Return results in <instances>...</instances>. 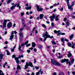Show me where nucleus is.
<instances>
[{
    "label": "nucleus",
    "mask_w": 75,
    "mask_h": 75,
    "mask_svg": "<svg viewBox=\"0 0 75 75\" xmlns=\"http://www.w3.org/2000/svg\"><path fill=\"white\" fill-rule=\"evenodd\" d=\"M28 66H30V67H33V65L32 63L31 62H29L28 63V62H26V64L25 66V69H27Z\"/></svg>",
    "instance_id": "obj_1"
},
{
    "label": "nucleus",
    "mask_w": 75,
    "mask_h": 75,
    "mask_svg": "<svg viewBox=\"0 0 75 75\" xmlns=\"http://www.w3.org/2000/svg\"><path fill=\"white\" fill-rule=\"evenodd\" d=\"M51 62L52 64L53 65H57V66H61V64H59V63H58V62L55 61L54 62H53V60L52 59H51Z\"/></svg>",
    "instance_id": "obj_2"
},
{
    "label": "nucleus",
    "mask_w": 75,
    "mask_h": 75,
    "mask_svg": "<svg viewBox=\"0 0 75 75\" xmlns=\"http://www.w3.org/2000/svg\"><path fill=\"white\" fill-rule=\"evenodd\" d=\"M8 21H10V20H6L5 19L4 21V22L3 23V28L4 29V28H6V24H7V22Z\"/></svg>",
    "instance_id": "obj_3"
},
{
    "label": "nucleus",
    "mask_w": 75,
    "mask_h": 75,
    "mask_svg": "<svg viewBox=\"0 0 75 75\" xmlns=\"http://www.w3.org/2000/svg\"><path fill=\"white\" fill-rule=\"evenodd\" d=\"M69 4H69V6H68V9H70V11H72V10H73V9L72 8V7H73V6H74V2H71V6H69Z\"/></svg>",
    "instance_id": "obj_4"
},
{
    "label": "nucleus",
    "mask_w": 75,
    "mask_h": 75,
    "mask_svg": "<svg viewBox=\"0 0 75 75\" xmlns=\"http://www.w3.org/2000/svg\"><path fill=\"white\" fill-rule=\"evenodd\" d=\"M36 7L37 10L38 11H42V10H43V8L39 6L38 5L36 4Z\"/></svg>",
    "instance_id": "obj_5"
},
{
    "label": "nucleus",
    "mask_w": 75,
    "mask_h": 75,
    "mask_svg": "<svg viewBox=\"0 0 75 75\" xmlns=\"http://www.w3.org/2000/svg\"><path fill=\"white\" fill-rule=\"evenodd\" d=\"M42 37H44V39H43V40L44 41H45L47 40V32H46L45 35H43Z\"/></svg>",
    "instance_id": "obj_6"
},
{
    "label": "nucleus",
    "mask_w": 75,
    "mask_h": 75,
    "mask_svg": "<svg viewBox=\"0 0 75 75\" xmlns=\"http://www.w3.org/2000/svg\"><path fill=\"white\" fill-rule=\"evenodd\" d=\"M55 14L53 13L52 16L50 17V21H54V19L55 18Z\"/></svg>",
    "instance_id": "obj_7"
},
{
    "label": "nucleus",
    "mask_w": 75,
    "mask_h": 75,
    "mask_svg": "<svg viewBox=\"0 0 75 75\" xmlns=\"http://www.w3.org/2000/svg\"><path fill=\"white\" fill-rule=\"evenodd\" d=\"M12 26V23L11 22H9L7 24L8 28H10Z\"/></svg>",
    "instance_id": "obj_8"
},
{
    "label": "nucleus",
    "mask_w": 75,
    "mask_h": 75,
    "mask_svg": "<svg viewBox=\"0 0 75 75\" xmlns=\"http://www.w3.org/2000/svg\"><path fill=\"white\" fill-rule=\"evenodd\" d=\"M68 54L67 55L68 57V58H70L72 56V54L71 53V52H70V51H69L68 52Z\"/></svg>",
    "instance_id": "obj_9"
},
{
    "label": "nucleus",
    "mask_w": 75,
    "mask_h": 75,
    "mask_svg": "<svg viewBox=\"0 0 75 75\" xmlns=\"http://www.w3.org/2000/svg\"><path fill=\"white\" fill-rule=\"evenodd\" d=\"M19 58L18 57H16L15 58V59L16 61V62L17 64H18V63H19V60H18Z\"/></svg>",
    "instance_id": "obj_10"
},
{
    "label": "nucleus",
    "mask_w": 75,
    "mask_h": 75,
    "mask_svg": "<svg viewBox=\"0 0 75 75\" xmlns=\"http://www.w3.org/2000/svg\"><path fill=\"white\" fill-rule=\"evenodd\" d=\"M43 17H44V15L42 14H40L39 16L40 19H42V18H43Z\"/></svg>",
    "instance_id": "obj_11"
},
{
    "label": "nucleus",
    "mask_w": 75,
    "mask_h": 75,
    "mask_svg": "<svg viewBox=\"0 0 75 75\" xmlns=\"http://www.w3.org/2000/svg\"><path fill=\"white\" fill-rule=\"evenodd\" d=\"M14 37V35H11L10 36V38L9 39L10 40H12V39Z\"/></svg>",
    "instance_id": "obj_12"
},
{
    "label": "nucleus",
    "mask_w": 75,
    "mask_h": 75,
    "mask_svg": "<svg viewBox=\"0 0 75 75\" xmlns=\"http://www.w3.org/2000/svg\"><path fill=\"white\" fill-rule=\"evenodd\" d=\"M32 47H35V45H36V44L34 42H33L32 43Z\"/></svg>",
    "instance_id": "obj_13"
},
{
    "label": "nucleus",
    "mask_w": 75,
    "mask_h": 75,
    "mask_svg": "<svg viewBox=\"0 0 75 75\" xmlns=\"http://www.w3.org/2000/svg\"><path fill=\"white\" fill-rule=\"evenodd\" d=\"M59 16V15H58L56 16V18H55V21H58V20H59V19L58 18Z\"/></svg>",
    "instance_id": "obj_14"
},
{
    "label": "nucleus",
    "mask_w": 75,
    "mask_h": 75,
    "mask_svg": "<svg viewBox=\"0 0 75 75\" xmlns=\"http://www.w3.org/2000/svg\"><path fill=\"white\" fill-rule=\"evenodd\" d=\"M6 52H7V55H10V53L9 52V51H8V50H7L6 51Z\"/></svg>",
    "instance_id": "obj_15"
},
{
    "label": "nucleus",
    "mask_w": 75,
    "mask_h": 75,
    "mask_svg": "<svg viewBox=\"0 0 75 75\" xmlns=\"http://www.w3.org/2000/svg\"><path fill=\"white\" fill-rule=\"evenodd\" d=\"M73 37H74V34H72L71 35V36H69L70 40H72V39L73 38Z\"/></svg>",
    "instance_id": "obj_16"
},
{
    "label": "nucleus",
    "mask_w": 75,
    "mask_h": 75,
    "mask_svg": "<svg viewBox=\"0 0 75 75\" xmlns=\"http://www.w3.org/2000/svg\"><path fill=\"white\" fill-rule=\"evenodd\" d=\"M16 7V5H15L14 6H12L10 8L11 10H13V9H14V8H15V7Z\"/></svg>",
    "instance_id": "obj_17"
},
{
    "label": "nucleus",
    "mask_w": 75,
    "mask_h": 75,
    "mask_svg": "<svg viewBox=\"0 0 75 75\" xmlns=\"http://www.w3.org/2000/svg\"><path fill=\"white\" fill-rule=\"evenodd\" d=\"M0 75H4V74L3 73V71L1 70H0Z\"/></svg>",
    "instance_id": "obj_18"
},
{
    "label": "nucleus",
    "mask_w": 75,
    "mask_h": 75,
    "mask_svg": "<svg viewBox=\"0 0 75 75\" xmlns=\"http://www.w3.org/2000/svg\"><path fill=\"white\" fill-rule=\"evenodd\" d=\"M31 6L25 8V9L27 10H29V9H31Z\"/></svg>",
    "instance_id": "obj_19"
},
{
    "label": "nucleus",
    "mask_w": 75,
    "mask_h": 75,
    "mask_svg": "<svg viewBox=\"0 0 75 75\" xmlns=\"http://www.w3.org/2000/svg\"><path fill=\"white\" fill-rule=\"evenodd\" d=\"M3 54H0V59L1 60L2 59H3Z\"/></svg>",
    "instance_id": "obj_20"
},
{
    "label": "nucleus",
    "mask_w": 75,
    "mask_h": 75,
    "mask_svg": "<svg viewBox=\"0 0 75 75\" xmlns=\"http://www.w3.org/2000/svg\"><path fill=\"white\" fill-rule=\"evenodd\" d=\"M66 27H67L69 26V25H70V23H69V22L67 21L66 22Z\"/></svg>",
    "instance_id": "obj_21"
},
{
    "label": "nucleus",
    "mask_w": 75,
    "mask_h": 75,
    "mask_svg": "<svg viewBox=\"0 0 75 75\" xmlns=\"http://www.w3.org/2000/svg\"><path fill=\"white\" fill-rule=\"evenodd\" d=\"M61 41L63 43L65 42V41H64V38H62L61 39Z\"/></svg>",
    "instance_id": "obj_22"
},
{
    "label": "nucleus",
    "mask_w": 75,
    "mask_h": 75,
    "mask_svg": "<svg viewBox=\"0 0 75 75\" xmlns=\"http://www.w3.org/2000/svg\"><path fill=\"white\" fill-rule=\"evenodd\" d=\"M69 0H67L66 1L67 5L68 6H69Z\"/></svg>",
    "instance_id": "obj_23"
},
{
    "label": "nucleus",
    "mask_w": 75,
    "mask_h": 75,
    "mask_svg": "<svg viewBox=\"0 0 75 75\" xmlns=\"http://www.w3.org/2000/svg\"><path fill=\"white\" fill-rule=\"evenodd\" d=\"M24 27H25V25L23 26V27L22 28L20 29V31H22V30H24Z\"/></svg>",
    "instance_id": "obj_24"
},
{
    "label": "nucleus",
    "mask_w": 75,
    "mask_h": 75,
    "mask_svg": "<svg viewBox=\"0 0 75 75\" xmlns=\"http://www.w3.org/2000/svg\"><path fill=\"white\" fill-rule=\"evenodd\" d=\"M21 46L20 45L18 47V49L19 51H21L22 50H21Z\"/></svg>",
    "instance_id": "obj_25"
},
{
    "label": "nucleus",
    "mask_w": 75,
    "mask_h": 75,
    "mask_svg": "<svg viewBox=\"0 0 75 75\" xmlns=\"http://www.w3.org/2000/svg\"><path fill=\"white\" fill-rule=\"evenodd\" d=\"M16 6H17V7H19V9L21 8V6H20V4H17Z\"/></svg>",
    "instance_id": "obj_26"
},
{
    "label": "nucleus",
    "mask_w": 75,
    "mask_h": 75,
    "mask_svg": "<svg viewBox=\"0 0 75 75\" xmlns=\"http://www.w3.org/2000/svg\"><path fill=\"white\" fill-rule=\"evenodd\" d=\"M47 38H53V36L51 37L50 35H47Z\"/></svg>",
    "instance_id": "obj_27"
},
{
    "label": "nucleus",
    "mask_w": 75,
    "mask_h": 75,
    "mask_svg": "<svg viewBox=\"0 0 75 75\" xmlns=\"http://www.w3.org/2000/svg\"><path fill=\"white\" fill-rule=\"evenodd\" d=\"M41 71V69H40L39 71H38V72H37L36 73V75H39V74H40V71Z\"/></svg>",
    "instance_id": "obj_28"
},
{
    "label": "nucleus",
    "mask_w": 75,
    "mask_h": 75,
    "mask_svg": "<svg viewBox=\"0 0 75 75\" xmlns=\"http://www.w3.org/2000/svg\"><path fill=\"white\" fill-rule=\"evenodd\" d=\"M21 67H20V66H19V65H18V66H17V69H21Z\"/></svg>",
    "instance_id": "obj_29"
},
{
    "label": "nucleus",
    "mask_w": 75,
    "mask_h": 75,
    "mask_svg": "<svg viewBox=\"0 0 75 75\" xmlns=\"http://www.w3.org/2000/svg\"><path fill=\"white\" fill-rule=\"evenodd\" d=\"M67 45L69 47H71V46L72 45L71 43L69 42L68 43Z\"/></svg>",
    "instance_id": "obj_30"
},
{
    "label": "nucleus",
    "mask_w": 75,
    "mask_h": 75,
    "mask_svg": "<svg viewBox=\"0 0 75 75\" xmlns=\"http://www.w3.org/2000/svg\"><path fill=\"white\" fill-rule=\"evenodd\" d=\"M59 5V3H58L57 4L56 3H55L54 4V6L55 7H56L57 6H58V5Z\"/></svg>",
    "instance_id": "obj_31"
},
{
    "label": "nucleus",
    "mask_w": 75,
    "mask_h": 75,
    "mask_svg": "<svg viewBox=\"0 0 75 75\" xmlns=\"http://www.w3.org/2000/svg\"><path fill=\"white\" fill-rule=\"evenodd\" d=\"M52 43L53 45H56V43L55 42V41H52Z\"/></svg>",
    "instance_id": "obj_32"
},
{
    "label": "nucleus",
    "mask_w": 75,
    "mask_h": 75,
    "mask_svg": "<svg viewBox=\"0 0 75 75\" xmlns=\"http://www.w3.org/2000/svg\"><path fill=\"white\" fill-rule=\"evenodd\" d=\"M19 36L20 37H23V34L21 33H19Z\"/></svg>",
    "instance_id": "obj_33"
},
{
    "label": "nucleus",
    "mask_w": 75,
    "mask_h": 75,
    "mask_svg": "<svg viewBox=\"0 0 75 75\" xmlns=\"http://www.w3.org/2000/svg\"><path fill=\"white\" fill-rule=\"evenodd\" d=\"M61 62V63H64V62H65V59H62Z\"/></svg>",
    "instance_id": "obj_34"
},
{
    "label": "nucleus",
    "mask_w": 75,
    "mask_h": 75,
    "mask_svg": "<svg viewBox=\"0 0 75 75\" xmlns=\"http://www.w3.org/2000/svg\"><path fill=\"white\" fill-rule=\"evenodd\" d=\"M11 0H8L7 1V4H9L10 3H11Z\"/></svg>",
    "instance_id": "obj_35"
},
{
    "label": "nucleus",
    "mask_w": 75,
    "mask_h": 75,
    "mask_svg": "<svg viewBox=\"0 0 75 75\" xmlns=\"http://www.w3.org/2000/svg\"><path fill=\"white\" fill-rule=\"evenodd\" d=\"M21 21L23 24H24V19H22Z\"/></svg>",
    "instance_id": "obj_36"
},
{
    "label": "nucleus",
    "mask_w": 75,
    "mask_h": 75,
    "mask_svg": "<svg viewBox=\"0 0 75 75\" xmlns=\"http://www.w3.org/2000/svg\"><path fill=\"white\" fill-rule=\"evenodd\" d=\"M72 44H73L72 46H71V48H75V46H74V43L72 42Z\"/></svg>",
    "instance_id": "obj_37"
},
{
    "label": "nucleus",
    "mask_w": 75,
    "mask_h": 75,
    "mask_svg": "<svg viewBox=\"0 0 75 75\" xmlns=\"http://www.w3.org/2000/svg\"><path fill=\"white\" fill-rule=\"evenodd\" d=\"M42 27L43 28H46V26L44 24H42Z\"/></svg>",
    "instance_id": "obj_38"
},
{
    "label": "nucleus",
    "mask_w": 75,
    "mask_h": 75,
    "mask_svg": "<svg viewBox=\"0 0 75 75\" xmlns=\"http://www.w3.org/2000/svg\"><path fill=\"white\" fill-rule=\"evenodd\" d=\"M23 57H24V56H23V55H22L19 56L18 58H23Z\"/></svg>",
    "instance_id": "obj_39"
},
{
    "label": "nucleus",
    "mask_w": 75,
    "mask_h": 75,
    "mask_svg": "<svg viewBox=\"0 0 75 75\" xmlns=\"http://www.w3.org/2000/svg\"><path fill=\"white\" fill-rule=\"evenodd\" d=\"M64 61L65 62H68V61H69V59H64Z\"/></svg>",
    "instance_id": "obj_40"
},
{
    "label": "nucleus",
    "mask_w": 75,
    "mask_h": 75,
    "mask_svg": "<svg viewBox=\"0 0 75 75\" xmlns=\"http://www.w3.org/2000/svg\"><path fill=\"white\" fill-rule=\"evenodd\" d=\"M15 57H16V55H15L13 54V55H12V58H14L15 59V58H16Z\"/></svg>",
    "instance_id": "obj_41"
},
{
    "label": "nucleus",
    "mask_w": 75,
    "mask_h": 75,
    "mask_svg": "<svg viewBox=\"0 0 75 75\" xmlns=\"http://www.w3.org/2000/svg\"><path fill=\"white\" fill-rule=\"evenodd\" d=\"M28 43V40H27L26 41V42L25 43V45H26V44H27Z\"/></svg>",
    "instance_id": "obj_42"
},
{
    "label": "nucleus",
    "mask_w": 75,
    "mask_h": 75,
    "mask_svg": "<svg viewBox=\"0 0 75 75\" xmlns=\"http://www.w3.org/2000/svg\"><path fill=\"white\" fill-rule=\"evenodd\" d=\"M30 44H28L26 45V47H29V46H30Z\"/></svg>",
    "instance_id": "obj_43"
},
{
    "label": "nucleus",
    "mask_w": 75,
    "mask_h": 75,
    "mask_svg": "<svg viewBox=\"0 0 75 75\" xmlns=\"http://www.w3.org/2000/svg\"><path fill=\"white\" fill-rule=\"evenodd\" d=\"M74 59H72L71 60V62L72 63V64H73L74 63Z\"/></svg>",
    "instance_id": "obj_44"
},
{
    "label": "nucleus",
    "mask_w": 75,
    "mask_h": 75,
    "mask_svg": "<svg viewBox=\"0 0 75 75\" xmlns=\"http://www.w3.org/2000/svg\"><path fill=\"white\" fill-rule=\"evenodd\" d=\"M11 52H14V49H11Z\"/></svg>",
    "instance_id": "obj_45"
},
{
    "label": "nucleus",
    "mask_w": 75,
    "mask_h": 75,
    "mask_svg": "<svg viewBox=\"0 0 75 75\" xmlns=\"http://www.w3.org/2000/svg\"><path fill=\"white\" fill-rule=\"evenodd\" d=\"M26 51L28 53H30L31 52V51L30 50H27Z\"/></svg>",
    "instance_id": "obj_46"
},
{
    "label": "nucleus",
    "mask_w": 75,
    "mask_h": 75,
    "mask_svg": "<svg viewBox=\"0 0 75 75\" xmlns=\"http://www.w3.org/2000/svg\"><path fill=\"white\" fill-rule=\"evenodd\" d=\"M21 16H24V12H21Z\"/></svg>",
    "instance_id": "obj_47"
},
{
    "label": "nucleus",
    "mask_w": 75,
    "mask_h": 75,
    "mask_svg": "<svg viewBox=\"0 0 75 75\" xmlns=\"http://www.w3.org/2000/svg\"><path fill=\"white\" fill-rule=\"evenodd\" d=\"M60 10L61 11H63V10H64V8L63 7H62V8H60Z\"/></svg>",
    "instance_id": "obj_48"
},
{
    "label": "nucleus",
    "mask_w": 75,
    "mask_h": 75,
    "mask_svg": "<svg viewBox=\"0 0 75 75\" xmlns=\"http://www.w3.org/2000/svg\"><path fill=\"white\" fill-rule=\"evenodd\" d=\"M54 33L55 34H57V33H58V31L55 30L54 31Z\"/></svg>",
    "instance_id": "obj_49"
},
{
    "label": "nucleus",
    "mask_w": 75,
    "mask_h": 75,
    "mask_svg": "<svg viewBox=\"0 0 75 75\" xmlns=\"http://www.w3.org/2000/svg\"><path fill=\"white\" fill-rule=\"evenodd\" d=\"M67 20V18H65L64 19V21H66Z\"/></svg>",
    "instance_id": "obj_50"
},
{
    "label": "nucleus",
    "mask_w": 75,
    "mask_h": 75,
    "mask_svg": "<svg viewBox=\"0 0 75 75\" xmlns=\"http://www.w3.org/2000/svg\"><path fill=\"white\" fill-rule=\"evenodd\" d=\"M61 35H65V33L61 32Z\"/></svg>",
    "instance_id": "obj_51"
},
{
    "label": "nucleus",
    "mask_w": 75,
    "mask_h": 75,
    "mask_svg": "<svg viewBox=\"0 0 75 75\" xmlns=\"http://www.w3.org/2000/svg\"><path fill=\"white\" fill-rule=\"evenodd\" d=\"M58 58L60 59V58H62V56H58L57 57Z\"/></svg>",
    "instance_id": "obj_52"
},
{
    "label": "nucleus",
    "mask_w": 75,
    "mask_h": 75,
    "mask_svg": "<svg viewBox=\"0 0 75 75\" xmlns=\"http://www.w3.org/2000/svg\"><path fill=\"white\" fill-rule=\"evenodd\" d=\"M59 75H64V73H61L59 74Z\"/></svg>",
    "instance_id": "obj_53"
},
{
    "label": "nucleus",
    "mask_w": 75,
    "mask_h": 75,
    "mask_svg": "<svg viewBox=\"0 0 75 75\" xmlns=\"http://www.w3.org/2000/svg\"><path fill=\"white\" fill-rule=\"evenodd\" d=\"M60 35H61V32H60L58 33V34H57V36H59Z\"/></svg>",
    "instance_id": "obj_54"
},
{
    "label": "nucleus",
    "mask_w": 75,
    "mask_h": 75,
    "mask_svg": "<svg viewBox=\"0 0 75 75\" xmlns=\"http://www.w3.org/2000/svg\"><path fill=\"white\" fill-rule=\"evenodd\" d=\"M64 41H66L67 42H68L69 40H68L67 39L65 38L64 39Z\"/></svg>",
    "instance_id": "obj_55"
},
{
    "label": "nucleus",
    "mask_w": 75,
    "mask_h": 75,
    "mask_svg": "<svg viewBox=\"0 0 75 75\" xmlns=\"http://www.w3.org/2000/svg\"><path fill=\"white\" fill-rule=\"evenodd\" d=\"M35 67L36 69V70L38 69H39V67Z\"/></svg>",
    "instance_id": "obj_56"
},
{
    "label": "nucleus",
    "mask_w": 75,
    "mask_h": 75,
    "mask_svg": "<svg viewBox=\"0 0 75 75\" xmlns=\"http://www.w3.org/2000/svg\"><path fill=\"white\" fill-rule=\"evenodd\" d=\"M25 45V44H24V43L21 44V46L24 47V45Z\"/></svg>",
    "instance_id": "obj_57"
},
{
    "label": "nucleus",
    "mask_w": 75,
    "mask_h": 75,
    "mask_svg": "<svg viewBox=\"0 0 75 75\" xmlns=\"http://www.w3.org/2000/svg\"><path fill=\"white\" fill-rule=\"evenodd\" d=\"M51 25L52 26H54V23H51Z\"/></svg>",
    "instance_id": "obj_58"
},
{
    "label": "nucleus",
    "mask_w": 75,
    "mask_h": 75,
    "mask_svg": "<svg viewBox=\"0 0 75 75\" xmlns=\"http://www.w3.org/2000/svg\"><path fill=\"white\" fill-rule=\"evenodd\" d=\"M41 47H42V46L41 45H40L38 47V48H39L40 49H41Z\"/></svg>",
    "instance_id": "obj_59"
},
{
    "label": "nucleus",
    "mask_w": 75,
    "mask_h": 75,
    "mask_svg": "<svg viewBox=\"0 0 75 75\" xmlns=\"http://www.w3.org/2000/svg\"><path fill=\"white\" fill-rule=\"evenodd\" d=\"M14 31H13L11 33V35H13L14 34Z\"/></svg>",
    "instance_id": "obj_60"
},
{
    "label": "nucleus",
    "mask_w": 75,
    "mask_h": 75,
    "mask_svg": "<svg viewBox=\"0 0 75 75\" xmlns=\"http://www.w3.org/2000/svg\"><path fill=\"white\" fill-rule=\"evenodd\" d=\"M33 50L34 51H35V52H37V49H33Z\"/></svg>",
    "instance_id": "obj_61"
},
{
    "label": "nucleus",
    "mask_w": 75,
    "mask_h": 75,
    "mask_svg": "<svg viewBox=\"0 0 75 75\" xmlns=\"http://www.w3.org/2000/svg\"><path fill=\"white\" fill-rule=\"evenodd\" d=\"M35 74L33 72H32V74H31V75H34Z\"/></svg>",
    "instance_id": "obj_62"
},
{
    "label": "nucleus",
    "mask_w": 75,
    "mask_h": 75,
    "mask_svg": "<svg viewBox=\"0 0 75 75\" xmlns=\"http://www.w3.org/2000/svg\"><path fill=\"white\" fill-rule=\"evenodd\" d=\"M72 74L73 75H75V72H72Z\"/></svg>",
    "instance_id": "obj_63"
},
{
    "label": "nucleus",
    "mask_w": 75,
    "mask_h": 75,
    "mask_svg": "<svg viewBox=\"0 0 75 75\" xmlns=\"http://www.w3.org/2000/svg\"><path fill=\"white\" fill-rule=\"evenodd\" d=\"M53 75H57V73L56 72H54L53 73Z\"/></svg>",
    "instance_id": "obj_64"
}]
</instances>
